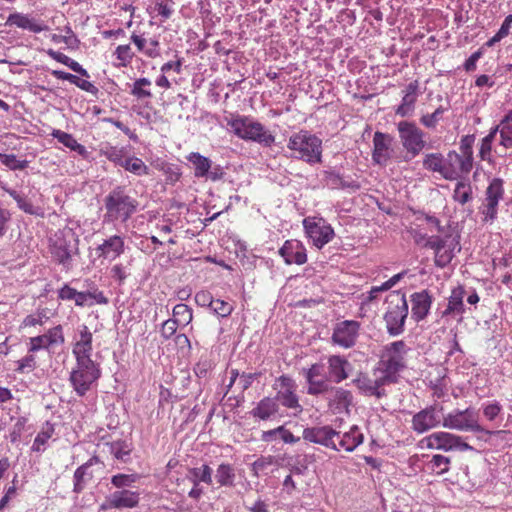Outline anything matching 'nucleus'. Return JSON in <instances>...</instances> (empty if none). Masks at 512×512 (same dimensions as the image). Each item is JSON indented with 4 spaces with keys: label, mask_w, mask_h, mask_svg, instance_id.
<instances>
[{
    "label": "nucleus",
    "mask_w": 512,
    "mask_h": 512,
    "mask_svg": "<svg viewBox=\"0 0 512 512\" xmlns=\"http://www.w3.org/2000/svg\"><path fill=\"white\" fill-rule=\"evenodd\" d=\"M141 479L138 473H118L110 478L111 485L115 491L105 496L103 503L99 507V511L110 509H133L139 505L140 491L135 488L134 484Z\"/></svg>",
    "instance_id": "nucleus-1"
},
{
    "label": "nucleus",
    "mask_w": 512,
    "mask_h": 512,
    "mask_svg": "<svg viewBox=\"0 0 512 512\" xmlns=\"http://www.w3.org/2000/svg\"><path fill=\"white\" fill-rule=\"evenodd\" d=\"M322 144V139L317 135L301 129L289 137L287 148L291 151V158L315 165L322 162Z\"/></svg>",
    "instance_id": "nucleus-2"
},
{
    "label": "nucleus",
    "mask_w": 512,
    "mask_h": 512,
    "mask_svg": "<svg viewBox=\"0 0 512 512\" xmlns=\"http://www.w3.org/2000/svg\"><path fill=\"white\" fill-rule=\"evenodd\" d=\"M104 207L105 221L125 223L137 211L138 201L128 194L125 186L117 185L106 195Z\"/></svg>",
    "instance_id": "nucleus-3"
},
{
    "label": "nucleus",
    "mask_w": 512,
    "mask_h": 512,
    "mask_svg": "<svg viewBox=\"0 0 512 512\" xmlns=\"http://www.w3.org/2000/svg\"><path fill=\"white\" fill-rule=\"evenodd\" d=\"M387 311L384 314L387 333L390 336H398L404 332L405 321L409 309L405 293L400 290L392 291L385 299Z\"/></svg>",
    "instance_id": "nucleus-4"
},
{
    "label": "nucleus",
    "mask_w": 512,
    "mask_h": 512,
    "mask_svg": "<svg viewBox=\"0 0 512 512\" xmlns=\"http://www.w3.org/2000/svg\"><path fill=\"white\" fill-rule=\"evenodd\" d=\"M76 366L72 369L69 381L80 397L84 396L101 377V369L99 363L91 359V356L75 357Z\"/></svg>",
    "instance_id": "nucleus-5"
},
{
    "label": "nucleus",
    "mask_w": 512,
    "mask_h": 512,
    "mask_svg": "<svg viewBox=\"0 0 512 512\" xmlns=\"http://www.w3.org/2000/svg\"><path fill=\"white\" fill-rule=\"evenodd\" d=\"M227 125L241 139L257 142L265 147H271L275 142L274 135L264 125L249 117L237 116L228 120Z\"/></svg>",
    "instance_id": "nucleus-6"
},
{
    "label": "nucleus",
    "mask_w": 512,
    "mask_h": 512,
    "mask_svg": "<svg viewBox=\"0 0 512 512\" xmlns=\"http://www.w3.org/2000/svg\"><path fill=\"white\" fill-rule=\"evenodd\" d=\"M425 240V247L431 248L436 256L442 253L441 256H455L456 253L461 251L460 245V232L458 226L454 222H449L437 231V235H432L429 238L423 237Z\"/></svg>",
    "instance_id": "nucleus-7"
},
{
    "label": "nucleus",
    "mask_w": 512,
    "mask_h": 512,
    "mask_svg": "<svg viewBox=\"0 0 512 512\" xmlns=\"http://www.w3.org/2000/svg\"><path fill=\"white\" fill-rule=\"evenodd\" d=\"M397 131L401 145L406 152V160L414 159L426 148V133L414 121L398 122Z\"/></svg>",
    "instance_id": "nucleus-8"
},
{
    "label": "nucleus",
    "mask_w": 512,
    "mask_h": 512,
    "mask_svg": "<svg viewBox=\"0 0 512 512\" xmlns=\"http://www.w3.org/2000/svg\"><path fill=\"white\" fill-rule=\"evenodd\" d=\"M273 388L276 390L274 399L279 405L292 410L294 415L302 413L303 407L299 402L296 393L297 385L293 378L281 375L275 380Z\"/></svg>",
    "instance_id": "nucleus-9"
},
{
    "label": "nucleus",
    "mask_w": 512,
    "mask_h": 512,
    "mask_svg": "<svg viewBox=\"0 0 512 512\" xmlns=\"http://www.w3.org/2000/svg\"><path fill=\"white\" fill-rule=\"evenodd\" d=\"M443 426L459 431H472L476 433L492 434L491 431L485 430L478 423V412L471 407L465 410H454L444 417Z\"/></svg>",
    "instance_id": "nucleus-10"
},
{
    "label": "nucleus",
    "mask_w": 512,
    "mask_h": 512,
    "mask_svg": "<svg viewBox=\"0 0 512 512\" xmlns=\"http://www.w3.org/2000/svg\"><path fill=\"white\" fill-rule=\"evenodd\" d=\"M303 227L309 241L318 249L330 242L335 236L334 229L323 217H306Z\"/></svg>",
    "instance_id": "nucleus-11"
},
{
    "label": "nucleus",
    "mask_w": 512,
    "mask_h": 512,
    "mask_svg": "<svg viewBox=\"0 0 512 512\" xmlns=\"http://www.w3.org/2000/svg\"><path fill=\"white\" fill-rule=\"evenodd\" d=\"M186 159L192 165L193 174L196 178H205L216 182L222 180L226 174L221 165L214 164L208 157L199 152L189 153Z\"/></svg>",
    "instance_id": "nucleus-12"
},
{
    "label": "nucleus",
    "mask_w": 512,
    "mask_h": 512,
    "mask_svg": "<svg viewBox=\"0 0 512 512\" xmlns=\"http://www.w3.org/2000/svg\"><path fill=\"white\" fill-rule=\"evenodd\" d=\"M422 443H426L428 449L442 450L445 452L459 450L471 451L473 447L462 440V437L448 432H435L425 437Z\"/></svg>",
    "instance_id": "nucleus-13"
},
{
    "label": "nucleus",
    "mask_w": 512,
    "mask_h": 512,
    "mask_svg": "<svg viewBox=\"0 0 512 512\" xmlns=\"http://www.w3.org/2000/svg\"><path fill=\"white\" fill-rule=\"evenodd\" d=\"M473 165L472 160L451 150L445 156L444 179L449 181L463 179L470 174Z\"/></svg>",
    "instance_id": "nucleus-14"
},
{
    "label": "nucleus",
    "mask_w": 512,
    "mask_h": 512,
    "mask_svg": "<svg viewBox=\"0 0 512 512\" xmlns=\"http://www.w3.org/2000/svg\"><path fill=\"white\" fill-rule=\"evenodd\" d=\"M504 197V181L493 178L485 191V202L482 214L485 222H493L497 218L498 205Z\"/></svg>",
    "instance_id": "nucleus-15"
},
{
    "label": "nucleus",
    "mask_w": 512,
    "mask_h": 512,
    "mask_svg": "<svg viewBox=\"0 0 512 512\" xmlns=\"http://www.w3.org/2000/svg\"><path fill=\"white\" fill-rule=\"evenodd\" d=\"M335 436H339V433L329 425L306 427L302 431V438L305 441L339 450L333 440Z\"/></svg>",
    "instance_id": "nucleus-16"
},
{
    "label": "nucleus",
    "mask_w": 512,
    "mask_h": 512,
    "mask_svg": "<svg viewBox=\"0 0 512 512\" xmlns=\"http://www.w3.org/2000/svg\"><path fill=\"white\" fill-rule=\"evenodd\" d=\"M360 329V323L355 320H345L336 324L332 340L344 348L353 347L356 343Z\"/></svg>",
    "instance_id": "nucleus-17"
},
{
    "label": "nucleus",
    "mask_w": 512,
    "mask_h": 512,
    "mask_svg": "<svg viewBox=\"0 0 512 512\" xmlns=\"http://www.w3.org/2000/svg\"><path fill=\"white\" fill-rule=\"evenodd\" d=\"M401 94V102L394 109L395 115L402 118L410 117L414 114L418 97L421 95L419 81H411L401 91Z\"/></svg>",
    "instance_id": "nucleus-18"
},
{
    "label": "nucleus",
    "mask_w": 512,
    "mask_h": 512,
    "mask_svg": "<svg viewBox=\"0 0 512 512\" xmlns=\"http://www.w3.org/2000/svg\"><path fill=\"white\" fill-rule=\"evenodd\" d=\"M394 138L388 133L376 131L373 135L372 160L375 164L386 166L391 158Z\"/></svg>",
    "instance_id": "nucleus-19"
},
{
    "label": "nucleus",
    "mask_w": 512,
    "mask_h": 512,
    "mask_svg": "<svg viewBox=\"0 0 512 512\" xmlns=\"http://www.w3.org/2000/svg\"><path fill=\"white\" fill-rule=\"evenodd\" d=\"M433 301L434 296L428 289L413 293L410 296L412 318L416 322L424 320L429 314Z\"/></svg>",
    "instance_id": "nucleus-20"
},
{
    "label": "nucleus",
    "mask_w": 512,
    "mask_h": 512,
    "mask_svg": "<svg viewBox=\"0 0 512 512\" xmlns=\"http://www.w3.org/2000/svg\"><path fill=\"white\" fill-rule=\"evenodd\" d=\"M6 25L16 26L18 28L28 30L32 33H40L48 30V26L41 19H36L30 14L14 12L10 14L6 20Z\"/></svg>",
    "instance_id": "nucleus-21"
},
{
    "label": "nucleus",
    "mask_w": 512,
    "mask_h": 512,
    "mask_svg": "<svg viewBox=\"0 0 512 512\" xmlns=\"http://www.w3.org/2000/svg\"><path fill=\"white\" fill-rule=\"evenodd\" d=\"M440 424V419L435 406H429L412 418V429L417 433H424Z\"/></svg>",
    "instance_id": "nucleus-22"
},
{
    "label": "nucleus",
    "mask_w": 512,
    "mask_h": 512,
    "mask_svg": "<svg viewBox=\"0 0 512 512\" xmlns=\"http://www.w3.org/2000/svg\"><path fill=\"white\" fill-rule=\"evenodd\" d=\"M466 290L463 285H458L453 288L451 295L448 298V305L446 309L441 313L442 317L451 315H460L459 321H462V315L465 313L466 308L464 305V297L466 296Z\"/></svg>",
    "instance_id": "nucleus-23"
},
{
    "label": "nucleus",
    "mask_w": 512,
    "mask_h": 512,
    "mask_svg": "<svg viewBox=\"0 0 512 512\" xmlns=\"http://www.w3.org/2000/svg\"><path fill=\"white\" fill-rule=\"evenodd\" d=\"M297 426L296 423L292 421H288L283 425H280L274 429L263 431L261 435V440L264 442H272L277 437H279L285 444H295L300 441L299 436H295L289 426Z\"/></svg>",
    "instance_id": "nucleus-24"
},
{
    "label": "nucleus",
    "mask_w": 512,
    "mask_h": 512,
    "mask_svg": "<svg viewBox=\"0 0 512 512\" xmlns=\"http://www.w3.org/2000/svg\"><path fill=\"white\" fill-rule=\"evenodd\" d=\"M0 188L15 200L17 207L24 213L36 216L42 215L41 208L34 206L31 200L22 192L10 188L8 184L3 181H0Z\"/></svg>",
    "instance_id": "nucleus-25"
},
{
    "label": "nucleus",
    "mask_w": 512,
    "mask_h": 512,
    "mask_svg": "<svg viewBox=\"0 0 512 512\" xmlns=\"http://www.w3.org/2000/svg\"><path fill=\"white\" fill-rule=\"evenodd\" d=\"M68 240L62 233H56L50 238V251L52 256H73L76 253L75 239Z\"/></svg>",
    "instance_id": "nucleus-26"
},
{
    "label": "nucleus",
    "mask_w": 512,
    "mask_h": 512,
    "mask_svg": "<svg viewBox=\"0 0 512 512\" xmlns=\"http://www.w3.org/2000/svg\"><path fill=\"white\" fill-rule=\"evenodd\" d=\"M92 342V333L86 325H82L79 330L78 338L73 345L72 353L74 357L91 356L93 350Z\"/></svg>",
    "instance_id": "nucleus-27"
},
{
    "label": "nucleus",
    "mask_w": 512,
    "mask_h": 512,
    "mask_svg": "<svg viewBox=\"0 0 512 512\" xmlns=\"http://www.w3.org/2000/svg\"><path fill=\"white\" fill-rule=\"evenodd\" d=\"M350 366L345 357L333 355L328 358L329 374L335 383H340L348 377L347 368Z\"/></svg>",
    "instance_id": "nucleus-28"
},
{
    "label": "nucleus",
    "mask_w": 512,
    "mask_h": 512,
    "mask_svg": "<svg viewBox=\"0 0 512 512\" xmlns=\"http://www.w3.org/2000/svg\"><path fill=\"white\" fill-rule=\"evenodd\" d=\"M330 396L328 399V404L330 407H334L335 409H346L348 410L349 406L353 403V396L349 390H346L342 387H333L330 390Z\"/></svg>",
    "instance_id": "nucleus-29"
},
{
    "label": "nucleus",
    "mask_w": 512,
    "mask_h": 512,
    "mask_svg": "<svg viewBox=\"0 0 512 512\" xmlns=\"http://www.w3.org/2000/svg\"><path fill=\"white\" fill-rule=\"evenodd\" d=\"M352 384L365 396H375L378 399L386 396L385 390L375 389L373 380L366 373L359 372L357 377L352 380Z\"/></svg>",
    "instance_id": "nucleus-30"
},
{
    "label": "nucleus",
    "mask_w": 512,
    "mask_h": 512,
    "mask_svg": "<svg viewBox=\"0 0 512 512\" xmlns=\"http://www.w3.org/2000/svg\"><path fill=\"white\" fill-rule=\"evenodd\" d=\"M279 410V404L274 397H264L261 399L255 408L250 411V414L261 420H268L275 415Z\"/></svg>",
    "instance_id": "nucleus-31"
},
{
    "label": "nucleus",
    "mask_w": 512,
    "mask_h": 512,
    "mask_svg": "<svg viewBox=\"0 0 512 512\" xmlns=\"http://www.w3.org/2000/svg\"><path fill=\"white\" fill-rule=\"evenodd\" d=\"M109 452L114 456L115 459L128 463L131 460V453L133 450L132 442L127 440H116L111 443H107Z\"/></svg>",
    "instance_id": "nucleus-32"
},
{
    "label": "nucleus",
    "mask_w": 512,
    "mask_h": 512,
    "mask_svg": "<svg viewBox=\"0 0 512 512\" xmlns=\"http://www.w3.org/2000/svg\"><path fill=\"white\" fill-rule=\"evenodd\" d=\"M236 473L235 468L230 463H221L218 465L215 473V480L220 487H234Z\"/></svg>",
    "instance_id": "nucleus-33"
},
{
    "label": "nucleus",
    "mask_w": 512,
    "mask_h": 512,
    "mask_svg": "<svg viewBox=\"0 0 512 512\" xmlns=\"http://www.w3.org/2000/svg\"><path fill=\"white\" fill-rule=\"evenodd\" d=\"M363 440L364 435L360 432L359 427L354 425L348 432L343 434L339 441V446L347 452H352L363 443Z\"/></svg>",
    "instance_id": "nucleus-34"
},
{
    "label": "nucleus",
    "mask_w": 512,
    "mask_h": 512,
    "mask_svg": "<svg viewBox=\"0 0 512 512\" xmlns=\"http://www.w3.org/2000/svg\"><path fill=\"white\" fill-rule=\"evenodd\" d=\"M422 165L425 170L439 173L444 178L445 156L443 154L439 152L426 154L422 160Z\"/></svg>",
    "instance_id": "nucleus-35"
},
{
    "label": "nucleus",
    "mask_w": 512,
    "mask_h": 512,
    "mask_svg": "<svg viewBox=\"0 0 512 512\" xmlns=\"http://www.w3.org/2000/svg\"><path fill=\"white\" fill-rule=\"evenodd\" d=\"M151 84L148 78H138L131 84L130 94L140 101L150 100L153 96Z\"/></svg>",
    "instance_id": "nucleus-36"
},
{
    "label": "nucleus",
    "mask_w": 512,
    "mask_h": 512,
    "mask_svg": "<svg viewBox=\"0 0 512 512\" xmlns=\"http://www.w3.org/2000/svg\"><path fill=\"white\" fill-rule=\"evenodd\" d=\"M93 479V473L91 470H87L86 467H78L73 474V492L75 494H81L89 485Z\"/></svg>",
    "instance_id": "nucleus-37"
},
{
    "label": "nucleus",
    "mask_w": 512,
    "mask_h": 512,
    "mask_svg": "<svg viewBox=\"0 0 512 512\" xmlns=\"http://www.w3.org/2000/svg\"><path fill=\"white\" fill-rule=\"evenodd\" d=\"M212 474L213 470L207 464H203L200 467H193L188 470V478L192 483L199 484L200 482H203L207 485H212Z\"/></svg>",
    "instance_id": "nucleus-38"
},
{
    "label": "nucleus",
    "mask_w": 512,
    "mask_h": 512,
    "mask_svg": "<svg viewBox=\"0 0 512 512\" xmlns=\"http://www.w3.org/2000/svg\"><path fill=\"white\" fill-rule=\"evenodd\" d=\"M408 350L406 343L403 340H398L384 347V355L382 358H394L399 362L405 363V355Z\"/></svg>",
    "instance_id": "nucleus-39"
},
{
    "label": "nucleus",
    "mask_w": 512,
    "mask_h": 512,
    "mask_svg": "<svg viewBox=\"0 0 512 512\" xmlns=\"http://www.w3.org/2000/svg\"><path fill=\"white\" fill-rule=\"evenodd\" d=\"M103 255L114 254L120 256L124 252V240L121 236L113 235L99 245L98 248Z\"/></svg>",
    "instance_id": "nucleus-40"
},
{
    "label": "nucleus",
    "mask_w": 512,
    "mask_h": 512,
    "mask_svg": "<svg viewBox=\"0 0 512 512\" xmlns=\"http://www.w3.org/2000/svg\"><path fill=\"white\" fill-rule=\"evenodd\" d=\"M122 168L136 176L149 175L151 171L144 161L136 156H128Z\"/></svg>",
    "instance_id": "nucleus-41"
},
{
    "label": "nucleus",
    "mask_w": 512,
    "mask_h": 512,
    "mask_svg": "<svg viewBox=\"0 0 512 512\" xmlns=\"http://www.w3.org/2000/svg\"><path fill=\"white\" fill-rule=\"evenodd\" d=\"M501 139L499 146L504 149L512 148V117L506 113L500 120Z\"/></svg>",
    "instance_id": "nucleus-42"
},
{
    "label": "nucleus",
    "mask_w": 512,
    "mask_h": 512,
    "mask_svg": "<svg viewBox=\"0 0 512 512\" xmlns=\"http://www.w3.org/2000/svg\"><path fill=\"white\" fill-rule=\"evenodd\" d=\"M280 256H307V251L303 243L297 239L285 241L279 249Z\"/></svg>",
    "instance_id": "nucleus-43"
},
{
    "label": "nucleus",
    "mask_w": 512,
    "mask_h": 512,
    "mask_svg": "<svg viewBox=\"0 0 512 512\" xmlns=\"http://www.w3.org/2000/svg\"><path fill=\"white\" fill-rule=\"evenodd\" d=\"M472 198L473 192L471 184L467 181H458L453 192L454 201L464 205L471 201Z\"/></svg>",
    "instance_id": "nucleus-44"
},
{
    "label": "nucleus",
    "mask_w": 512,
    "mask_h": 512,
    "mask_svg": "<svg viewBox=\"0 0 512 512\" xmlns=\"http://www.w3.org/2000/svg\"><path fill=\"white\" fill-rule=\"evenodd\" d=\"M380 364L383 367V373L394 379L396 383L399 381V373L406 367L405 363L396 359L382 358Z\"/></svg>",
    "instance_id": "nucleus-45"
},
{
    "label": "nucleus",
    "mask_w": 512,
    "mask_h": 512,
    "mask_svg": "<svg viewBox=\"0 0 512 512\" xmlns=\"http://www.w3.org/2000/svg\"><path fill=\"white\" fill-rule=\"evenodd\" d=\"M63 30H64L65 34H62V35L53 34L51 36V40L55 43H65L68 46V48H70V49H78L80 40L75 35L72 28L67 25L64 27Z\"/></svg>",
    "instance_id": "nucleus-46"
},
{
    "label": "nucleus",
    "mask_w": 512,
    "mask_h": 512,
    "mask_svg": "<svg viewBox=\"0 0 512 512\" xmlns=\"http://www.w3.org/2000/svg\"><path fill=\"white\" fill-rule=\"evenodd\" d=\"M448 107L440 105L432 113L424 114L420 117V123L427 129H435L443 114L448 111Z\"/></svg>",
    "instance_id": "nucleus-47"
},
{
    "label": "nucleus",
    "mask_w": 512,
    "mask_h": 512,
    "mask_svg": "<svg viewBox=\"0 0 512 512\" xmlns=\"http://www.w3.org/2000/svg\"><path fill=\"white\" fill-rule=\"evenodd\" d=\"M127 151L125 148H118L115 146H110L103 150V155L114 165L123 167L125 160L128 156H126Z\"/></svg>",
    "instance_id": "nucleus-48"
},
{
    "label": "nucleus",
    "mask_w": 512,
    "mask_h": 512,
    "mask_svg": "<svg viewBox=\"0 0 512 512\" xmlns=\"http://www.w3.org/2000/svg\"><path fill=\"white\" fill-rule=\"evenodd\" d=\"M309 458H313V456L303 455L296 456L294 463H291L289 460L285 467L289 469L291 474L295 475H304L308 469Z\"/></svg>",
    "instance_id": "nucleus-49"
},
{
    "label": "nucleus",
    "mask_w": 512,
    "mask_h": 512,
    "mask_svg": "<svg viewBox=\"0 0 512 512\" xmlns=\"http://www.w3.org/2000/svg\"><path fill=\"white\" fill-rule=\"evenodd\" d=\"M0 161L8 169L13 171L24 170L28 167L29 164V162L25 159L19 160L15 154L0 153Z\"/></svg>",
    "instance_id": "nucleus-50"
},
{
    "label": "nucleus",
    "mask_w": 512,
    "mask_h": 512,
    "mask_svg": "<svg viewBox=\"0 0 512 512\" xmlns=\"http://www.w3.org/2000/svg\"><path fill=\"white\" fill-rule=\"evenodd\" d=\"M174 320L182 325H187L192 320V310L186 304H177L173 308Z\"/></svg>",
    "instance_id": "nucleus-51"
},
{
    "label": "nucleus",
    "mask_w": 512,
    "mask_h": 512,
    "mask_svg": "<svg viewBox=\"0 0 512 512\" xmlns=\"http://www.w3.org/2000/svg\"><path fill=\"white\" fill-rule=\"evenodd\" d=\"M475 135L474 134H468L461 137L459 142V154L469 158L474 162V156H473V145L475 142Z\"/></svg>",
    "instance_id": "nucleus-52"
},
{
    "label": "nucleus",
    "mask_w": 512,
    "mask_h": 512,
    "mask_svg": "<svg viewBox=\"0 0 512 512\" xmlns=\"http://www.w3.org/2000/svg\"><path fill=\"white\" fill-rule=\"evenodd\" d=\"M342 175L334 170H326L323 173L324 185L333 190H341Z\"/></svg>",
    "instance_id": "nucleus-53"
},
{
    "label": "nucleus",
    "mask_w": 512,
    "mask_h": 512,
    "mask_svg": "<svg viewBox=\"0 0 512 512\" xmlns=\"http://www.w3.org/2000/svg\"><path fill=\"white\" fill-rule=\"evenodd\" d=\"M432 469L435 470L437 474L447 473L450 469L451 459L441 454H436L431 459Z\"/></svg>",
    "instance_id": "nucleus-54"
},
{
    "label": "nucleus",
    "mask_w": 512,
    "mask_h": 512,
    "mask_svg": "<svg viewBox=\"0 0 512 512\" xmlns=\"http://www.w3.org/2000/svg\"><path fill=\"white\" fill-rule=\"evenodd\" d=\"M493 140L490 138L483 137L480 143L478 157L482 161H487L489 164L494 162L492 158Z\"/></svg>",
    "instance_id": "nucleus-55"
},
{
    "label": "nucleus",
    "mask_w": 512,
    "mask_h": 512,
    "mask_svg": "<svg viewBox=\"0 0 512 512\" xmlns=\"http://www.w3.org/2000/svg\"><path fill=\"white\" fill-rule=\"evenodd\" d=\"M309 384L307 393L312 396H318L330 392V386L325 380H312L307 382Z\"/></svg>",
    "instance_id": "nucleus-56"
},
{
    "label": "nucleus",
    "mask_w": 512,
    "mask_h": 512,
    "mask_svg": "<svg viewBox=\"0 0 512 512\" xmlns=\"http://www.w3.org/2000/svg\"><path fill=\"white\" fill-rule=\"evenodd\" d=\"M210 309L220 317H228L233 311V306L224 300L214 299Z\"/></svg>",
    "instance_id": "nucleus-57"
},
{
    "label": "nucleus",
    "mask_w": 512,
    "mask_h": 512,
    "mask_svg": "<svg viewBox=\"0 0 512 512\" xmlns=\"http://www.w3.org/2000/svg\"><path fill=\"white\" fill-rule=\"evenodd\" d=\"M212 369V363L208 359L201 358L194 366L193 371L197 378L207 379Z\"/></svg>",
    "instance_id": "nucleus-58"
},
{
    "label": "nucleus",
    "mask_w": 512,
    "mask_h": 512,
    "mask_svg": "<svg viewBox=\"0 0 512 512\" xmlns=\"http://www.w3.org/2000/svg\"><path fill=\"white\" fill-rule=\"evenodd\" d=\"M51 136L57 139L59 143L63 144L65 147L69 149H71L77 141L72 134H69L59 129H53L51 132Z\"/></svg>",
    "instance_id": "nucleus-59"
},
{
    "label": "nucleus",
    "mask_w": 512,
    "mask_h": 512,
    "mask_svg": "<svg viewBox=\"0 0 512 512\" xmlns=\"http://www.w3.org/2000/svg\"><path fill=\"white\" fill-rule=\"evenodd\" d=\"M17 368L15 369L17 372L20 373H29L33 371L36 368V359L35 356L32 354H28L22 359L17 361Z\"/></svg>",
    "instance_id": "nucleus-60"
},
{
    "label": "nucleus",
    "mask_w": 512,
    "mask_h": 512,
    "mask_svg": "<svg viewBox=\"0 0 512 512\" xmlns=\"http://www.w3.org/2000/svg\"><path fill=\"white\" fill-rule=\"evenodd\" d=\"M46 336L49 346L54 344H63L65 339L61 325H57L44 334Z\"/></svg>",
    "instance_id": "nucleus-61"
},
{
    "label": "nucleus",
    "mask_w": 512,
    "mask_h": 512,
    "mask_svg": "<svg viewBox=\"0 0 512 512\" xmlns=\"http://www.w3.org/2000/svg\"><path fill=\"white\" fill-rule=\"evenodd\" d=\"M54 429L50 427L46 431H41L37 434V436L34 439L33 445H32V451L40 452L42 451V446H44L48 439L52 436Z\"/></svg>",
    "instance_id": "nucleus-62"
},
{
    "label": "nucleus",
    "mask_w": 512,
    "mask_h": 512,
    "mask_svg": "<svg viewBox=\"0 0 512 512\" xmlns=\"http://www.w3.org/2000/svg\"><path fill=\"white\" fill-rule=\"evenodd\" d=\"M276 462L274 460V456H260L257 460L252 463V471L255 475H258L259 471L265 470L267 467L271 466Z\"/></svg>",
    "instance_id": "nucleus-63"
},
{
    "label": "nucleus",
    "mask_w": 512,
    "mask_h": 512,
    "mask_svg": "<svg viewBox=\"0 0 512 512\" xmlns=\"http://www.w3.org/2000/svg\"><path fill=\"white\" fill-rule=\"evenodd\" d=\"M167 1L168 0H154V9L164 21L169 19L173 13V9Z\"/></svg>",
    "instance_id": "nucleus-64"
}]
</instances>
